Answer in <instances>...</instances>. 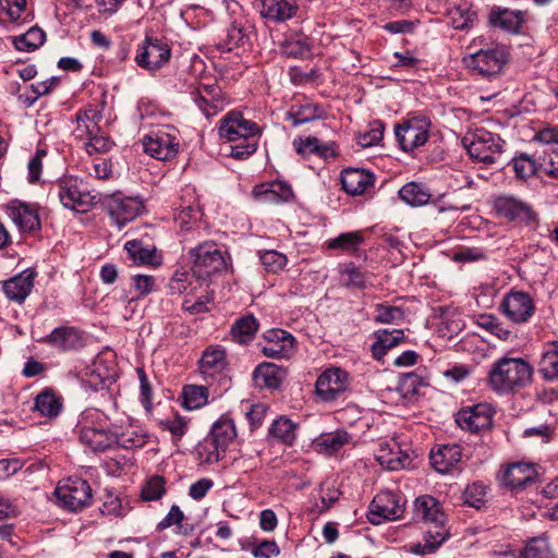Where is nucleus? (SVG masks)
<instances>
[{
    "mask_svg": "<svg viewBox=\"0 0 558 558\" xmlns=\"http://www.w3.org/2000/svg\"><path fill=\"white\" fill-rule=\"evenodd\" d=\"M414 515L430 524V527L425 532L423 542L411 544L409 551L421 556L429 555L449 537V531L445 526L446 514L434 497L425 495L415 500Z\"/></svg>",
    "mask_w": 558,
    "mask_h": 558,
    "instance_id": "obj_1",
    "label": "nucleus"
},
{
    "mask_svg": "<svg viewBox=\"0 0 558 558\" xmlns=\"http://www.w3.org/2000/svg\"><path fill=\"white\" fill-rule=\"evenodd\" d=\"M218 133L227 142H240L231 145L230 156L235 159H245L256 151L262 130L257 123L233 110L220 120Z\"/></svg>",
    "mask_w": 558,
    "mask_h": 558,
    "instance_id": "obj_2",
    "label": "nucleus"
},
{
    "mask_svg": "<svg viewBox=\"0 0 558 558\" xmlns=\"http://www.w3.org/2000/svg\"><path fill=\"white\" fill-rule=\"evenodd\" d=\"M78 439L92 451H104L112 446V424L97 409L84 410L77 423Z\"/></svg>",
    "mask_w": 558,
    "mask_h": 558,
    "instance_id": "obj_3",
    "label": "nucleus"
},
{
    "mask_svg": "<svg viewBox=\"0 0 558 558\" xmlns=\"http://www.w3.org/2000/svg\"><path fill=\"white\" fill-rule=\"evenodd\" d=\"M532 376L531 366L521 359H500L490 369V388L498 392H508L517 386H523Z\"/></svg>",
    "mask_w": 558,
    "mask_h": 558,
    "instance_id": "obj_4",
    "label": "nucleus"
},
{
    "mask_svg": "<svg viewBox=\"0 0 558 558\" xmlns=\"http://www.w3.org/2000/svg\"><path fill=\"white\" fill-rule=\"evenodd\" d=\"M192 272L204 281L227 269V256L213 241H205L189 252Z\"/></svg>",
    "mask_w": 558,
    "mask_h": 558,
    "instance_id": "obj_5",
    "label": "nucleus"
},
{
    "mask_svg": "<svg viewBox=\"0 0 558 558\" xmlns=\"http://www.w3.org/2000/svg\"><path fill=\"white\" fill-rule=\"evenodd\" d=\"M56 194L63 207L86 213L94 205L95 196L92 195L86 183L76 177H63L54 186Z\"/></svg>",
    "mask_w": 558,
    "mask_h": 558,
    "instance_id": "obj_6",
    "label": "nucleus"
},
{
    "mask_svg": "<svg viewBox=\"0 0 558 558\" xmlns=\"http://www.w3.org/2000/svg\"><path fill=\"white\" fill-rule=\"evenodd\" d=\"M59 505L70 511H78L89 506L93 500L92 488L87 481L69 477L61 481L54 490Z\"/></svg>",
    "mask_w": 558,
    "mask_h": 558,
    "instance_id": "obj_7",
    "label": "nucleus"
},
{
    "mask_svg": "<svg viewBox=\"0 0 558 558\" xmlns=\"http://www.w3.org/2000/svg\"><path fill=\"white\" fill-rule=\"evenodd\" d=\"M495 215L506 221H519L527 226L537 222V215L527 203L511 194H500L493 199Z\"/></svg>",
    "mask_w": 558,
    "mask_h": 558,
    "instance_id": "obj_8",
    "label": "nucleus"
},
{
    "mask_svg": "<svg viewBox=\"0 0 558 558\" xmlns=\"http://www.w3.org/2000/svg\"><path fill=\"white\" fill-rule=\"evenodd\" d=\"M430 121L423 116L405 119L395 126L396 138L404 151L423 146L429 137Z\"/></svg>",
    "mask_w": 558,
    "mask_h": 558,
    "instance_id": "obj_9",
    "label": "nucleus"
},
{
    "mask_svg": "<svg viewBox=\"0 0 558 558\" xmlns=\"http://www.w3.org/2000/svg\"><path fill=\"white\" fill-rule=\"evenodd\" d=\"M404 512V500L391 492L377 494L369 505L368 521L379 525L385 521L400 519Z\"/></svg>",
    "mask_w": 558,
    "mask_h": 558,
    "instance_id": "obj_10",
    "label": "nucleus"
},
{
    "mask_svg": "<svg viewBox=\"0 0 558 558\" xmlns=\"http://www.w3.org/2000/svg\"><path fill=\"white\" fill-rule=\"evenodd\" d=\"M143 148L153 158L171 160L178 154L179 141L170 130L159 129L144 136Z\"/></svg>",
    "mask_w": 558,
    "mask_h": 558,
    "instance_id": "obj_11",
    "label": "nucleus"
},
{
    "mask_svg": "<svg viewBox=\"0 0 558 558\" xmlns=\"http://www.w3.org/2000/svg\"><path fill=\"white\" fill-rule=\"evenodd\" d=\"M350 375L340 367L325 369L316 380L317 396L324 401H332L341 397L349 388Z\"/></svg>",
    "mask_w": 558,
    "mask_h": 558,
    "instance_id": "obj_12",
    "label": "nucleus"
},
{
    "mask_svg": "<svg viewBox=\"0 0 558 558\" xmlns=\"http://www.w3.org/2000/svg\"><path fill=\"white\" fill-rule=\"evenodd\" d=\"M534 141L546 145L542 153L538 154V169L542 173L550 177H558V128L548 126L539 130Z\"/></svg>",
    "mask_w": 558,
    "mask_h": 558,
    "instance_id": "obj_13",
    "label": "nucleus"
},
{
    "mask_svg": "<svg viewBox=\"0 0 558 558\" xmlns=\"http://www.w3.org/2000/svg\"><path fill=\"white\" fill-rule=\"evenodd\" d=\"M499 311L512 323L524 324L534 315L535 305L529 293L511 291L504 296Z\"/></svg>",
    "mask_w": 558,
    "mask_h": 558,
    "instance_id": "obj_14",
    "label": "nucleus"
},
{
    "mask_svg": "<svg viewBox=\"0 0 558 558\" xmlns=\"http://www.w3.org/2000/svg\"><path fill=\"white\" fill-rule=\"evenodd\" d=\"M7 216L22 233H33L40 229L38 206L20 201H11L4 207Z\"/></svg>",
    "mask_w": 558,
    "mask_h": 558,
    "instance_id": "obj_15",
    "label": "nucleus"
},
{
    "mask_svg": "<svg viewBox=\"0 0 558 558\" xmlns=\"http://www.w3.org/2000/svg\"><path fill=\"white\" fill-rule=\"evenodd\" d=\"M170 56L171 50L167 44L159 39L146 38L137 48L135 61L142 68L155 70L165 65Z\"/></svg>",
    "mask_w": 558,
    "mask_h": 558,
    "instance_id": "obj_16",
    "label": "nucleus"
},
{
    "mask_svg": "<svg viewBox=\"0 0 558 558\" xmlns=\"http://www.w3.org/2000/svg\"><path fill=\"white\" fill-rule=\"evenodd\" d=\"M107 211L118 228L134 220L144 209L142 201L136 197L112 196L107 202Z\"/></svg>",
    "mask_w": 558,
    "mask_h": 558,
    "instance_id": "obj_17",
    "label": "nucleus"
},
{
    "mask_svg": "<svg viewBox=\"0 0 558 558\" xmlns=\"http://www.w3.org/2000/svg\"><path fill=\"white\" fill-rule=\"evenodd\" d=\"M375 457L381 466L390 471L404 469L411 463L408 450L402 449L396 438L381 441Z\"/></svg>",
    "mask_w": 558,
    "mask_h": 558,
    "instance_id": "obj_18",
    "label": "nucleus"
},
{
    "mask_svg": "<svg viewBox=\"0 0 558 558\" xmlns=\"http://www.w3.org/2000/svg\"><path fill=\"white\" fill-rule=\"evenodd\" d=\"M191 98L207 117L216 116L225 107L221 89L217 84H201L191 92Z\"/></svg>",
    "mask_w": 558,
    "mask_h": 558,
    "instance_id": "obj_19",
    "label": "nucleus"
},
{
    "mask_svg": "<svg viewBox=\"0 0 558 558\" xmlns=\"http://www.w3.org/2000/svg\"><path fill=\"white\" fill-rule=\"evenodd\" d=\"M265 344L262 352L267 357L286 359L294 352V337L282 329H270L265 333Z\"/></svg>",
    "mask_w": 558,
    "mask_h": 558,
    "instance_id": "obj_20",
    "label": "nucleus"
},
{
    "mask_svg": "<svg viewBox=\"0 0 558 558\" xmlns=\"http://www.w3.org/2000/svg\"><path fill=\"white\" fill-rule=\"evenodd\" d=\"M456 423L463 430L474 434L486 430L488 428V404L481 402L460 409L456 414Z\"/></svg>",
    "mask_w": 558,
    "mask_h": 558,
    "instance_id": "obj_21",
    "label": "nucleus"
},
{
    "mask_svg": "<svg viewBox=\"0 0 558 558\" xmlns=\"http://www.w3.org/2000/svg\"><path fill=\"white\" fill-rule=\"evenodd\" d=\"M112 445L124 449L141 448L147 442V434L129 418L125 424H112Z\"/></svg>",
    "mask_w": 558,
    "mask_h": 558,
    "instance_id": "obj_22",
    "label": "nucleus"
},
{
    "mask_svg": "<svg viewBox=\"0 0 558 558\" xmlns=\"http://www.w3.org/2000/svg\"><path fill=\"white\" fill-rule=\"evenodd\" d=\"M253 197L262 204H280L289 202L293 192L290 185L281 181H271L254 187Z\"/></svg>",
    "mask_w": 558,
    "mask_h": 558,
    "instance_id": "obj_23",
    "label": "nucleus"
},
{
    "mask_svg": "<svg viewBox=\"0 0 558 558\" xmlns=\"http://www.w3.org/2000/svg\"><path fill=\"white\" fill-rule=\"evenodd\" d=\"M235 436L236 432L233 421L228 417H220L211 427L210 439L215 451L208 456L207 462L218 461V450H225Z\"/></svg>",
    "mask_w": 558,
    "mask_h": 558,
    "instance_id": "obj_24",
    "label": "nucleus"
},
{
    "mask_svg": "<svg viewBox=\"0 0 558 558\" xmlns=\"http://www.w3.org/2000/svg\"><path fill=\"white\" fill-rule=\"evenodd\" d=\"M462 460V449L457 444L441 445L430 451V463L439 473H448Z\"/></svg>",
    "mask_w": 558,
    "mask_h": 558,
    "instance_id": "obj_25",
    "label": "nucleus"
},
{
    "mask_svg": "<svg viewBox=\"0 0 558 558\" xmlns=\"http://www.w3.org/2000/svg\"><path fill=\"white\" fill-rule=\"evenodd\" d=\"M101 120V109L93 105L85 106L76 113V128L73 131L75 137L85 140L88 134L100 133L99 122Z\"/></svg>",
    "mask_w": 558,
    "mask_h": 558,
    "instance_id": "obj_26",
    "label": "nucleus"
},
{
    "mask_svg": "<svg viewBox=\"0 0 558 558\" xmlns=\"http://www.w3.org/2000/svg\"><path fill=\"white\" fill-rule=\"evenodd\" d=\"M29 22L27 0H0V24L16 27Z\"/></svg>",
    "mask_w": 558,
    "mask_h": 558,
    "instance_id": "obj_27",
    "label": "nucleus"
},
{
    "mask_svg": "<svg viewBox=\"0 0 558 558\" xmlns=\"http://www.w3.org/2000/svg\"><path fill=\"white\" fill-rule=\"evenodd\" d=\"M536 471L527 463H513L509 465L500 475L499 481L502 485L512 489L524 487L534 481Z\"/></svg>",
    "mask_w": 558,
    "mask_h": 558,
    "instance_id": "obj_28",
    "label": "nucleus"
},
{
    "mask_svg": "<svg viewBox=\"0 0 558 558\" xmlns=\"http://www.w3.org/2000/svg\"><path fill=\"white\" fill-rule=\"evenodd\" d=\"M343 190L350 195L364 194L374 183L371 172L357 168H349L341 172Z\"/></svg>",
    "mask_w": 558,
    "mask_h": 558,
    "instance_id": "obj_29",
    "label": "nucleus"
},
{
    "mask_svg": "<svg viewBox=\"0 0 558 558\" xmlns=\"http://www.w3.org/2000/svg\"><path fill=\"white\" fill-rule=\"evenodd\" d=\"M260 15L271 22H283L296 14L298 5L290 0H259Z\"/></svg>",
    "mask_w": 558,
    "mask_h": 558,
    "instance_id": "obj_30",
    "label": "nucleus"
},
{
    "mask_svg": "<svg viewBox=\"0 0 558 558\" xmlns=\"http://www.w3.org/2000/svg\"><path fill=\"white\" fill-rule=\"evenodd\" d=\"M374 274L362 270L353 263H345L340 268V281L347 288L364 290L374 286Z\"/></svg>",
    "mask_w": 558,
    "mask_h": 558,
    "instance_id": "obj_31",
    "label": "nucleus"
},
{
    "mask_svg": "<svg viewBox=\"0 0 558 558\" xmlns=\"http://www.w3.org/2000/svg\"><path fill=\"white\" fill-rule=\"evenodd\" d=\"M34 271L25 270L3 283V292L8 299L23 302L34 286Z\"/></svg>",
    "mask_w": 558,
    "mask_h": 558,
    "instance_id": "obj_32",
    "label": "nucleus"
},
{
    "mask_svg": "<svg viewBox=\"0 0 558 558\" xmlns=\"http://www.w3.org/2000/svg\"><path fill=\"white\" fill-rule=\"evenodd\" d=\"M523 21L524 13L520 10H509L500 7L490 9V25L500 27L508 33H519Z\"/></svg>",
    "mask_w": 558,
    "mask_h": 558,
    "instance_id": "obj_33",
    "label": "nucleus"
},
{
    "mask_svg": "<svg viewBox=\"0 0 558 558\" xmlns=\"http://www.w3.org/2000/svg\"><path fill=\"white\" fill-rule=\"evenodd\" d=\"M488 132L477 129L468 132L462 138V144L471 159L486 162L488 160Z\"/></svg>",
    "mask_w": 558,
    "mask_h": 558,
    "instance_id": "obj_34",
    "label": "nucleus"
},
{
    "mask_svg": "<svg viewBox=\"0 0 558 558\" xmlns=\"http://www.w3.org/2000/svg\"><path fill=\"white\" fill-rule=\"evenodd\" d=\"M62 409V397L50 388H45L34 399L33 410L47 418H54L59 416Z\"/></svg>",
    "mask_w": 558,
    "mask_h": 558,
    "instance_id": "obj_35",
    "label": "nucleus"
},
{
    "mask_svg": "<svg viewBox=\"0 0 558 558\" xmlns=\"http://www.w3.org/2000/svg\"><path fill=\"white\" fill-rule=\"evenodd\" d=\"M404 341L402 329L387 330L379 329L374 332V342L372 344L373 356L380 361L387 352Z\"/></svg>",
    "mask_w": 558,
    "mask_h": 558,
    "instance_id": "obj_36",
    "label": "nucleus"
},
{
    "mask_svg": "<svg viewBox=\"0 0 558 558\" xmlns=\"http://www.w3.org/2000/svg\"><path fill=\"white\" fill-rule=\"evenodd\" d=\"M352 442L353 437L343 429L322 434L314 440L316 448L326 454H333Z\"/></svg>",
    "mask_w": 558,
    "mask_h": 558,
    "instance_id": "obj_37",
    "label": "nucleus"
},
{
    "mask_svg": "<svg viewBox=\"0 0 558 558\" xmlns=\"http://www.w3.org/2000/svg\"><path fill=\"white\" fill-rule=\"evenodd\" d=\"M324 116V110L316 104L304 100V102L293 104L287 112V120L293 125L304 124Z\"/></svg>",
    "mask_w": 558,
    "mask_h": 558,
    "instance_id": "obj_38",
    "label": "nucleus"
},
{
    "mask_svg": "<svg viewBox=\"0 0 558 558\" xmlns=\"http://www.w3.org/2000/svg\"><path fill=\"white\" fill-rule=\"evenodd\" d=\"M226 352L220 347L207 348L199 361V369L204 376L213 377L226 367Z\"/></svg>",
    "mask_w": 558,
    "mask_h": 558,
    "instance_id": "obj_39",
    "label": "nucleus"
},
{
    "mask_svg": "<svg viewBox=\"0 0 558 558\" xmlns=\"http://www.w3.org/2000/svg\"><path fill=\"white\" fill-rule=\"evenodd\" d=\"M48 341L61 350H72L82 345V336L73 327H59L49 335Z\"/></svg>",
    "mask_w": 558,
    "mask_h": 558,
    "instance_id": "obj_40",
    "label": "nucleus"
},
{
    "mask_svg": "<svg viewBox=\"0 0 558 558\" xmlns=\"http://www.w3.org/2000/svg\"><path fill=\"white\" fill-rule=\"evenodd\" d=\"M399 197L412 207H420L429 202L432 194L424 184L409 182L399 190Z\"/></svg>",
    "mask_w": 558,
    "mask_h": 558,
    "instance_id": "obj_41",
    "label": "nucleus"
},
{
    "mask_svg": "<svg viewBox=\"0 0 558 558\" xmlns=\"http://www.w3.org/2000/svg\"><path fill=\"white\" fill-rule=\"evenodd\" d=\"M254 381L260 388H277L281 383L280 368L272 363H262L254 371Z\"/></svg>",
    "mask_w": 558,
    "mask_h": 558,
    "instance_id": "obj_42",
    "label": "nucleus"
},
{
    "mask_svg": "<svg viewBox=\"0 0 558 558\" xmlns=\"http://www.w3.org/2000/svg\"><path fill=\"white\" fill-rule=\"evenodd\" d=\"M258 329V323L253 315H247L235 320L231 327V337L239 343H247Z\"/></svg>",
    "mask_w": 558,
    "mask_h": 558,
    "instance_id": "obj_43",
    "label": "nucleus"
},
{
    "mask_svg": "<svg viewBox=\"0 0 558 558\" xmlns=\"http://www.w3.org/2000/svg\"><path fill=\"white\" fill-rule=\"evenodd\" d=\"M364 236L361 231L344 232L326 242L330 250H340L347 253H354L363 243Z\"/></svg>",
    "mask_w": 558,
    "mask_h": 558,
    "instance_id": "obj_44",
    "label": "nucleus"
},
{
    "mask_svg": "<svg viewBox=\"0 0 558 558\" xmlns=\"http://www.w3.org/2000/svg\"><path fill=\"white\" fill-rule=\"evenodd\" d=\"M522 558H556V555L545 535L527 541L521 553Z\"/></svg>",
    "mask_w": 558,
    "mask_h": 558,
    "instance_id": "obj_45",
    "label": "nucleus"
},
{
    "mask_svg": "<svg viewBox=\"0 0 558 558\" xmlns=\"http://www.w3.org/2000/svg\"><path fill=\"white\" fill-rule=\"evenodd\" d=\"M45 40V32L39 27L33 26L25 34L14 37L13 44L19 50L33 51L39 48Z\"/></svg>",
    "mask_w": 558,
    "mask_h": 558,
    "instance_id": "obj_46",
    "label": "nucleus"
},
{
    "mask_svg": "<svg viewBox=\"0 0 558 558\" xmlns=\"http://www.w3.org/2000/svg\"><path fill=\"white\" fill-rule=\"evenodd\" d=\"M182 405L187 410H197L208 402V389L204 386L189 385L183 388Z\"/></svg>",
    "mask_w": 558,
    "mask_h": 558,
    "instance_id": "obj_47",
    "label": "nucleus"
},
{
    "mask_svg": "<svg viewBox=\"0 0 558 558\" xmlns=\"http://www.w3.org/2000/svg\"><path fill=\"white\" fill-rule=\"evenodd\" d=\"M269 432L277 440L291 445L296 436V425L290 418L280 416L274 421Z\"/></svg>",
    "mask_w": 558,
    "mask_h": 558,
    "instance_id": "obj_48",
    "label": "nucleus"
},
{
    "mask_svg": "<svg viewBox=\"0 0 558 558\" xmlns=\"http://www.w3.org/2000/svg\"><path fill=\"white\" fill-rule=\"evenodd\" d=\"M124 248L129 257L137 265L153 264L155 260V248L144 245L141 241H128Z\"/></svg>",
    "mask_w": 558,
    "mask_h": 558,
    "instance_id": "obj_49",
    "label": "nucleus"
},
{
    "mask_svg": "<svg viewBox=\"0 0 558 558\" xmlns=\"http://www.w3.org/2000/svg\"><path fill=\"white\" fill-rule=\"evenodd\" d=\"M476 14L468 5H458L448 10V23L456 29H465L472 25Z\"/></svg>",
    "mask_w": 558,
    "mask_h": 558,
    "instance_id": "obj_50",
    "label": "nucleus"
},
{
    "mask_svg": "<svg viewBox=\"0 0 558 558\" xmlns=\"http://www.w3.org/2000/svg\"><path fill=\"white\" fill-rule=\"evenodd\" d=\"M131 287L134 295L130 302L142 299L155 290L156 279L150 275L137 274L131 277Z\"/></svg>",
    "mask_w": 558,
    "mask_h": 558,
    "instance_id": "obj_51",
    "label": "nucleus"
},
{
    "mask_svg": "<svg viewBox=\"0 0 558 558\" xmlns=\"http://www.w3.org/2000/svg\"><path fill=\"white\" fill-rule=\"evenodd\" d=\"M509 60V49L506 45L490 44V77L502 73Z\"/></svg>",
    "mask_w": 558,
    "mask_h": 558,
    "instance_id": "obj_52",
    "label": "nucleus"
},
{
    "mask_svg": "<svg viewBox=\"0 0 558 558\" xmlns=\"http://www.w3.org/2000/svg\"><path fill=\"white\" fill-rule=\"evenodd\" d=\"M511 160L517 177L521 179H526L534 174L542 173L541 169H538V159L535 160L526 154H522Z\"/></svg>",
    "mask_w": 558,
    "mask_h": 558,
    "instance_id": "obj_53",
    "label": "nucleus"
},
{
    "mask_svg": "<svg viewBox=\"0 0 558 558\" xmlns=\"http://www.w3.org/2000/svg\"><path fill=\"white\" fill-rule=\"evenodd\" d=\"M166 494V481L162 476L155 475L142 487V498L146 501L159 500Z\"/></svg>",
    "mask_w": 558,
    "mask_h": 558,
    "instance_id": "obj_54",
    "label": "nucleus"
},
{
    "mask_svg": "<svg viewBox=\"0 0 558 558\" xmlns=\"http://www.w3.org/2000/svg\"><path fill=\"white\" fill-rule=\"evenodd\" d=\"M465 66L473 73L486 76L488 74V50L480 49L463 59Z\"/></svg>",
    "mask_w": 558,
    "mask_h": 558,
    "instance_id": "obj_55",
    "label": "nucleus"
},
{
    "mask_svg": "<svg viewBox=\"0 0 558 558\" xmlns=\"http://www.w3.org/2000/svg\"><path fill=\"white\" fill-rule=\"evenodd\" d=\"M404 313L398 306L376 304L374 320L379 324H396L403 319Z\"/></svg>",
    "mask_w": 558,
    "mask_h": 558,
    "instance_id": "obj_56",
    "label": "nucleus"
},
{
    "mask_svg": "<svg viewBox=\"0 0 558 558\" xmlns=\"http://www.w3.org/2000/svg\"><path fill=\"white\" fill-rule=\"evenodd\" d=\"M259 260L265 269L272 274L281 271L288 263V258L284 254L274 250L260 253Z\"/></svg>",
    "mask_w": 558,
    "mask_h": 558,
    "instance_id": "obj_57",
    "label": "nucleus"
},
{
    "mask_svg": "<svg viewBox=\"0 0 558 558\" xmlns=\"http://www.w3.org/2000/svg\"><path fill=\"white\" fill-rule=\"evenodd\" d=\"M384 136V124L379 120L369 123L368 130L359 134L357 144L362 147H371L378 144Z\"/></svg>",
    "mask_w": 558,
    "mask_h": 558,
    "instance_id": "obj_58",
    "label": "nucleus"
},
{
    "mask_svg": "<svg viewBox=\"0 0 558 558\" xmlns=\"http://www.w3.org/2000/svg\"><path fill=\"white\" fill-rule=\"evenodd\" d=\"M248 41V27H245L241 23L234 22L227 34V44L229 49L234 47H242Z\"/></svg>",
    "mask_w": 558,
    "mask_h": 558,
    "instance_id": "obj_59",
    "label": "nucleus"
},
{
    "mask_svg": "<svg viewBox=\"0 0 558 558\" xmlns=\"http://www.w3.org/2000/svg\"><path fill=\"white\" fill-rule=\"evenodd\" d=\"M464 498L468 505L481 509L486 504V489L482 484L473 483L466 487Z\"/></svg>",
    "mask_w": 558,
    "mask_h": 558,
    "instance_id": "obj_60",
    "label": "nucleus"
},
{
    "mask_svg": "<svg viewBox=\"0 0 558 558\" xmlns=\"http://www.w3.org/2000/svg\"><path fill=\"white\" fill-rule=\"evenodd\" d=\"M283 53L288 57L304 58L310 54V45L304 39L287 40L282 47Z\"/></svg>",
    "mask_w": 558,
    "mask_h": 558,
    "instance_id": "obj_61",
    "label": "nucleus"
},
{
    "mask_svg": "<svg viewBox=\"0 0 558 558\" xmlns=\"http://www.w3.org/2000/svg\"><path fill=\"white\" fill-rule=\"evenodd\" d=\"M190 294L191 293L185 296L182 303L183 310L190 314H199L206 312L207 304L211 301V298L208 294H202L193 300Z\"/></svg>",
    "mask_w": 558,
    "mask_h": 558,
    "instance_id": "obj_62",
    "label": "nucleus"
},
{
    "mask_svg": "<svg viewBox=\"0 0 558 558\" xmlns=\"http://www.w3.org/2000/svg\"><path fill=\"white\" fill-rule=\"evenodd\" d=\"M85 138L88 142L85 144L86 151L88 154L93 153H105L108 151L111 147V142L100 133L88 134Z\"/></svg>",
    "mask_w": 558,
    "mask_h": 558,
    "instance_id": "obj_63",
    "label": "nucleus"
},
{
    "mask_svg": "<svg viewBox=\"0 0 558 558\" xmlns=\"http://www.w3.org/2000/svg\"><path fill=\"white\" fill-rule=\"evenodd\" d=\"M541 369L547 378L558 377V352H545L541 360Z\"/></svg>",
    "mask_w": 558,
    "mask_h": 558,
    "instance_id": "obj_64",
    "label": "nucleus"
}]
</instances>
